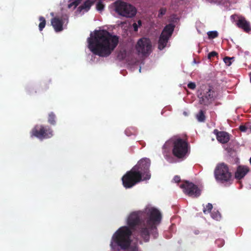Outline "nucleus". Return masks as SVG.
I'll return each instance as SVG.
<instances>
[{
  "instance_id": "1",
  "label": "nucleus",
  "mask_w": 251,
  "mask_h": 251,
  "mask_svg": "<svg viewBox=\"0 0 251 251\" xmlns=\"http://www.w3.org/2000/svg\"><path fill=\"white\" fill-rule=\"evenodd\" d=\"M161 219L160 212L153 207L146 208L143 211L131 213L127 219L129 227H121L114 233L111 243V247L113 248L118 246L122 249H127L131 243L130 237L132 232L130 229L135 230L136 227L144 240L149 241L151 230L156 229V226L160 223Z\"/></svg>"
},
{
  "instance_id": "2",
  "label": "nucleus",
  "mask_w": 251,
  "mask_h": 251,
  "mask_svg": "<svg viewBox=\"0 0 251 251\" xmlns=\"http://www.w3.org/2000/svg\"><path fill=\"white\" fill-rule=\"evenodd\" d=\"M90 50L101 57H108L119 43V37L106 30H95L87 39Z\"/></svg>"
},
{
  "instance_id": "3",
  "label": "nucleus",
  "mask_w": 251,
  "mask_h": 251,
  "mask_svg": "<svg viewBox=\"0 0 251 251\" xmlns=\"http://www.w3.org/2000/svg\"><path fill=\"white\" fill-rule=\"evenodd\" d=\"M150 165L151 160L149 158L140 159L136 165L122 177L124 187L130 188L141 181L150 179Z\"/></svg>"
},
{
  "instance_id": "4",
  "label": "nucleus",
  "mask_w": 251,
  "mask_h": 251,
  "mask_svg": "<svg viewBox=\"0 0 251 251\" xmlns=\"http://www.w3.org/2000/svg\"><path fill=\"white\" fill-rule=\"evenodd\" d=\"M197 96L201 104L206 106H211L213 104H219L215 102L218 97L217 93L214 88L209 85H202L198 90Z\"/></svg>"
},
{
  "instance_id": "5",
  "label": "nucleus",
  "mask_w": 251,
  "mask_h": 251,
  "mask_svg": "<svg viewBox=\"0 0 251 251\" xmlns=\"http://www.w3.org/2000/svg\"><path fill=\"white\" fill-rule=\"evenodd\" d=\"M214 176L217 181L230 185L233 183V178L227 165L224 163L218 164L214 171Z\"/></svg>"
},
{
  "instance_id": "6",
  "label": "nucleus",
  "mask_w": 251,
  "mask_h": 251,
  "mask_svg": "<svg viewBox=\"0 0 251 251\" xmlns=\"http://www.w3.org/2000/svg\"><path fill=\"white\" fill-rule=\"evenodd\" d=\"M173 155L178 158H182L186 156L190 150V147L187 141L177 138L172 141Z\"/></svg>"
},
{
  "instance_id": "7",
  "label": "nucleus",
  "mask_w": 251,
  "mask_h": 251,
  "mask_svg": "<svg viewBox=\"0 0 251 251\" xmlns=\"http://www.w3.org/2000/svg\"><path fill=\"white\" fill-rule=\"evenodd\" d=\"M114 4L116 12L121 16L132 18L136 14V9L133 6L122 0H117Z\"/></svg>"
},
{
  "instance_id": "8",
  "label": "nucleus",
  "mask_w": 251,
  "mask_h": 251,
  "mask_svg": "<svg viewBox=\"0 0 251 251\" xmlns=\"http://www.w3.org/2000/svg\"><path fill=\"white\" fill-rule=\"evenodd\" d=\"M31 137H35L40 140L50 138L52 137L53 130L49 126L37 125L30 132Z\"/></svg>"
},
{
  "instance_id": "9",
  "label": "nucleus",
  "mask_w": 251,
  "mask_h": 251,
  "mask_svg": "<svg viewBox=\"0 0 251 251\" xmlns=\"http://www.w3.org/2000/svg\"><path fill=\"white\" fill-rule=\"evenodd\" d=\"M175 28V26L172 24L166 25L163 29L158 40V49L163 50L167 45L169 38L171 37Z\"/></svg>"
},
{
  "instance_id": "10",
  "label": "nucleus",
  "mask_w": 251,
  "mask_h": 251,
  "mask_svg": "<svg viewBox=\"0 0 251 251\" xmlns=\"http://www.w3.org/2000/svg\"><path fill=\"white\" fill-rule=\"evenodd\" d=\"M183 192L190 197H198L201 195V191L198 187L192 182L185 181L180 185Z\"/></svg>"
},
{
  "instance_id": "11",
  "label": "nucleus",
  "mask_w": 251,
  "mask_h": 251,
  "mask_svg": "<svg viewBox=\"0 0 251 251\" xmlns=\"http://www.w3.org/2000/svg\"><path fill=\"white\" fill-rule=\"evenodd\" d=\"M136 49L139 53L143 55L149 54L151 50V44L147 38H142L137 42Z\"/></svg>"
},
{
  "instance_id": "12",
  "label": "nucleus",
  "mask_w": 251,
  "mask_h": 251,
  "mask_svg": "<svg viewBox=\"0 0 251 251\" xmlns=\"http://www.w3.org/2000/svg\"><path fill=\"white\" fill-rule=\"evenodd\" d=\"M231 18L236 22L237 26L242 29L245 32L249 33L251 30L250 23L246 20L245 17L237 15H233L231 16Z\"/></svg>"
},
{
  "instance_id": "13",
  "label": "nucleus",
  "mask_w": 251,
  "mask_h": 251,
  "mask_svg": "<svg viewBox=\"0 0 251 251\" xmlns=\"http://www.w3.org/2000/svg\"><path fill=\"white\" fill-rule=\"evenodd\" d=\"M68 18L67 16H62L60 17H55L51 20V24L56 32H60L63 30V25L68 23Z\"/></svg>"
},
{
  "instance_id": "14",
  "label": "nucleus",
  "mask_w": 251,
  "mask_h": 251,
  "mask_svg": "<svg viewBox=\"0 0 251 251\" xmlns=\"http://www.w3.org/2000/svg\"><path fill=\"white\" fill-rule=\"evenodd\" d=\"M213 133L216 135L217 140L222 144L227 143L230 140L229 134L226 132L219 131L216 129Z\"/></svg>"
},
{
  "instance_id": "15",
  "label": "nucleus",
  "mask_w": 251,
  "mask_h": 251,
  "mask_svg": "<svg viewBox=\"0 0 251 251\" xmlns=\"http://www.w3.org/2000/svg\"><path fill=\"white\" fill-rule=\"evenodd\" d=\"M249 171L248 167L239 165L235 172L234 177L237 180H240L244 177Z\"/></svg>"
},
{
  "instance_id": "16",
  "label": "nucleus",
  "mask_w": 251,
  "mask_h": 251,
  "mask_svg": "<svg viewBox=\"0 0 251 251\" xmlns=\"http://www.w3.org/2000/svg\"><path fill=\"white\" fill-rule=\"evenodd\" d=\"M93 3L94 2L92 0H87L78 7L77 11L79 12H81L83 10L87 12L90 9Z\"/></svg>"
},
{
  "instance_id": "17",
  "label": "nucleus",
  "mask_w": 251,
  "mask_h": 251,
  "mask_svg": "<svg viewBox=\"0 0 251 251\" xmlns=\"http://www.w3.org/2000/svg\"><path fill=\"white\" fill-rule=\"evenodd\" d=\"M205 114V111H200L199 113L196 115L198 121L200 122H204L206 118Z\"/></svg>"
},
{
  "instance_id": "18",
  "label": "nucleus",
  "mask_w": 251,
  "mask_h": 251,
  "mask_svg": "<svg viewBox=\"0 0 251 251\" xmlns=\"http://www.w3.org/2000/svg\"><path fill=\"white\" fill-rule=\"evenodd\" d=\"M40 23L39 25V29L40 31H42L43 28L45 27L46 24V20L44 17L40 16L39 18Z\"/></svg>"
},
{
  "instance_id": "19",
  "label": "nucleus",
  "mask_w": 251,
  "mask_h": 251,
  "mask_svg": "<svg viewBox=\"0 0 251 251\" xmlns=\"http://www.w3.org/2000/svg\"><path fill=\"white\" fill-rule=\"evenodd\" d=\"M55 115L52 112H51L49 116V123L52 125H54L55 124Z\"/></svg>"
},
{
  "instance_id": "20",
  "label": "nucleus",
  "mask_w": 251,
  "mask_h": 251,
  "mask_svg": "<svg viewBox=\"0 0 251 251\" xmlns=\"http://www.w3.org/2000/svg\"><path fill=\"white\" fill-rule=\"evenodd\" d=\"M207 35L209 39H212L218 36V33L217 31H211L207 32Z\"/></svg>"
},
{
  "instance_id": "21",
  "label": "nucleus",
  "mask_w": 251,
  "mask_h": 251,
  "mask_svg": "<svg viewBox=\"0 0 251 251\" xmlns=\"http://www.w3.org/2000/svg\"><path fill=\"white\" fill-rule=\"evenodd\" d=\"M213 208L212 204L208 203L203 209V212L204 214L210 213Z\"/></svg>"
},
{
  "instance_id": "22",
  "label": "nucleus",
  "mask_w": 251,
  "mask_h": 251,
  "mask_svg": "<svg viewBox=\"0 0 251 251\" xmlns=\"http://www.w3.org/2000/svg\"><path fill=\"white\" fill-rule=\"evenodd\" d=\"M104 8V5L101 1H98L96 4V8L100 12L102 11Z\"/></svg>"
},
{
  "instance_id": "23",
  "label": "nucleus",
  "mask_w": 251,
  "mask_h": 251,
  "mask_svg": "<svg viewBox=\"0 0 251 251\" xmlns=\"http://www.w3.org/2000/svg\"><path fill=\"white\" fill-rule=\"evenodd\" d=\"M211 217L213 219L217 221L220 220L221 218V214L218 211L211 213Z\"/></svg>"
},
{
  "instance_id": "24",
  "label": "nucleus",
  "mask_w": 251,
  "mask_h": 251,
  "mask_svg": "<svg viewBox=\"0 0 251 251\" xmlns=\"http://www.w3.org/2000/svg\"><path fill=\"white\" fill-rule=\"evenodd\" d=\"M79 2L80 0H75L68 4V7L71 8L72 7H74V8H75L79 4Z\"/></svg>"
},
{
  "instance_id": "25",
  "label": "nucleus",
  "mask_w": 251,
  "mask_h": 251,
  "mask_svg": "<svg viewBox=\"0 0 251 251\" xmlns=\"http://www.w3.org/2000/svg\"><path fill=\"white\" fill-rule=\"evenodd\" d=\"M234 57H229L226 56L224 58V61L226 65L227 66H230L231 64V60L234 59Z\"/></svg>"
},
{
  "instance_id": "26",
  "label": "nucleus",
  "mask_w": 251,
  "mask_h": 251,
  "mask_svg": "<svg viewBox=\"0 0 251 251\" xmlns=\"http://www.w3.org/2000/svg\"><path fill=\"white\" fill-rule=\"evenodd\" d=\"M167 11V9L166 8L162 7L160 9L159 11V13L158 15V18H161L163 15H164Z\"/></svg>"
},
{
  "instance_id": "27",
  "label": "nucleus",
  "mask_w": 251,
  "mask_h": 251,
  "mask_svg": "<svg viewBox=\"0 0 251 251\" xmlns=\"http://www.w3.org/2000/svg\"><path fill=\"white\" fill-rule=\"evenodd\" d=\"M217 52L215 51L210 52L208 55V58L211 59L212 58L218 55Z\"/></svg>"
},
{
  "instance_id": "28",
  "label": "nucleus",
  "mask_w": 251,
  "mask_h": 251,
  "mask_svg": "<svg viewBox=\"0 0 251 251\" xmlns=\"http://www.w3.org/2000/svg\"><path fill=\"white\" fill-rule=\"evenodd\" d=\"M216 243L218 244L219 246L222 247L224 244V241L222 239H219L216 240Z\"/></svg>"
},
{
  "instance_id": "29",
  "label": "nucleus",
  "mask_w": 251,
  "mask_h": 251,
  "mask_svg": "<svg viewBox=\"0 0 251 251\" xmlns=\"http://www.w3.org/2000/svg\"><path fill=\"white\" fill-rule=\"evenodd\" d=\"M187 86L189 89L194 90L196 88V84L194 82H190Z\"/></svg>"
},
{
  "instance_id": "30",
  "label": "nucleus",
  "mask_w": 251,
  "mask_h": 251,
  "mask_svg": "<svg viewBox=\"0 0 251 251\" xmlns=\"http://www.w3.org/2000/svg\"><path fill=\"white\" fill-rule=\"evenodd\" d=\"M239 129L242 132H245L247 130V127L244 125H241L239 126Z\"/></svg>"
},
{
  "instance_id": "31",
  "label": "nucleus",
  "mask_w": 251,
  "mask_h": 251,
  "mask_svg": "<svg viewBox=\"0 0 251 251\" xmlns=\"http://www.w3.org/2000/svg\"><path fill=\"white\" fill-rule=\"evenodd\" d=\"M174 180L176 182L178 183L180 181V177L179 176H176L174 178Z\"/></svg>"
},
{
  "instance_id": "32",
  "label": "nucleus",
  "mask_w": 251,
  "mask_h": 251,
  "mask_svg": "<svg viewBox=\"0 0 251 251\" xmlns=\"http://www.w3.org/2000/svg\"><path fill=\"white\" fill-rule=\"evenodd\" d=\"M132 25H133V27L134 28V30L135 31H137L138 30V27H139V26L136 23H134Z\"/></svg>"
},
{
  "instance_id": "33",
  "label": "nucleus",
  "mask_w": 251,
  "mask_h": 251,
  "mask_svg": "<svg viewBox=\"0 0 251 251\" xmlns=\"http://www.w3.org/2000/svg\"><path fill=\"white\" fill-rule=\"evenodd\" d=\"M137 25H138L139 26H141V25H142V22H141V20H139V21H138V24H137Z\"/></svg>"
},
{
  "instance_id": "34",
  "label": "nucleus",
  "mask_w": 251,
  "mask_h": 251,
  "mask_svg": "<svg viewBox=\"0 0 251 251\" xmlns=\"http://www.w3.org/2000/svg\"><path fill=\"white\" fill-rule=\"evenodd\" d=\"M183 114L185 115V116H187V112L184 111V112H183Z\"/></svg>"
},
{
  "instance_id": "35",
  "label": "nucleus",
  "mask_w": 251,
  "mask_h": 251,
  "mask_svg": "<svg viewBox=\"0 0 251 251\" xmlns=\"http://www.w3.org/2000/svg\"><path fill=\"white\" fill-rule=\"evenodd\" d=\"M250 82L251 83V73L250 74Z\"/></svg>"
},
{
  "instance_id": "36",
  "label": "nucleus",
  "mask_w": 251,
  "mask_h": 251,
  "mask_svg": "<svg viewBox=\"0 0 251 251\" xmlns=\"http://www.w3.org/2000/svg\"><path fill=\"white\" fill-rule=\"evenodd\" d=\"M250 163L251 164V158H250Z\"/></svg>"
}]
</instances>
